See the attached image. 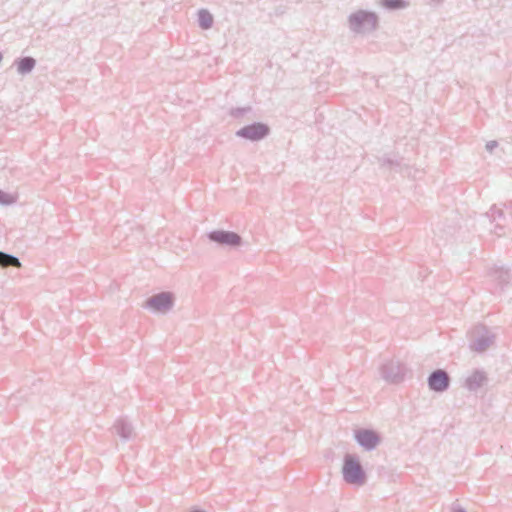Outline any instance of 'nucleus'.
<instances>
[{"mask_svg":"<svg viewBox=\"0 0 512 512\" xmlns=\"http://www.w3.org/2000/svg\"><path fill=\"white\" fill-rule=\"evenodd\" d=\"M343 480L350 485L363 486L367 482V473L356 454L346 453L342 465Z\"/></svg>","mask_w":512,"mask_h":512,"instance_id":"1","label":"nucleus"},{"mask_svg":"<svg viewBox=\"0 0 512 512\" xmlns=\"http://www.w3.org/2000/svg\"><path fill=\"white\" fill-rule=\"evenodd\" d=\"M379 372L387 383L399 384L404 380L407 368L399 361L390 360L380 366Z\"/></svg>","mask_w":512,"mask_h":512,"instance_id":"2","label":"nucleus"},{"mask_svg":"<svg viewBox=\"0 0 512 512\" xmlns=\"http://www.w3.org/2000/svg\"><path fill=\"white\" fill-rule=\"evenodd\" d=\"M207 238L221 247L236 248L243 243V239L238 233L222 229L210 231L207 233Z\"/></svg>","mask_w":512,"mask_h":512,"instance_id":"3","label":"nucleus"},{"mask_svg":"<svg viewBox=\"0 0 512 512\" xmlns=\"http://www.w3.org/2000/svg\"><path fill=\"white\" fill-rule=\"evenodd\" d=\"M174 301V294L164 291L150 296L145 302V307L156 313L165 314L171 310L174 305Z\"/></svg>","mask_w":512,"mask_h":512,"instance_id":"4","label":"nucleus"},{"mask_svg":"<svg viewBox=\"0 0 512 512\" xmlns=\"http://www.w3.org/2000/svg\"><path fill=\"white\" fill-rule=\"evenodd\" d=\"M354 438L356 442L365 450H374L381 442L379 434L367 428H359L354 431Z\"/></svg>","mask_w":512,"mask_h":512,"instance_id":"5","label":"nucleus"},{"mask_svg":"<svg viewBox=\"0 0 512 512\" xmlns=\"http://www.w3.org/2000/svg\"><path fill=\"white\" fill-rule=\"evenodd\" d=\"M428 387L436 393H443L449 389L450 376L444 369L432 371L427 378Z\"/></svg>","mask_w":512,"mask_h":512,"instance_id":"6","label":"nucleus"},{"mask_svg":"<svg viewBox=\"0 0 512 512\" xmlns=\"http://www.w3.org/2000/svg\"><path fill=\"white\" fill-rule=\"evenodd\" d=\"M114 430L123 441H129L135 437L132 424L124 418H120L115 422Z\"/></svg>","mask_w":512,"mask_h":512,"instance_id":"7","label":"nucleus"},{"mask_svg":"<svg viewBox=\"0 0 512 512\" xmlns=\"http://www.w3.org/2000/svg\"><path fill=\"white\" fill-rule=\"evenodd\" d=\"M491 277L497 282L500 288L503 290L506 286H508L512 280V275L510 271L503 266H495L491 269L490 272Z\"/></svg>","mask_w":512,"mask_h":512,"instance_id":"8","label":"nucleus"},{"mask_svg":"<svg viewBox=\"0 0 512 512\" xmlns=\"http://www.w3.org/2000/svg\"><path fill=\"white\" fill-rule=\"evenodd\" d=\"M487 381L485 372L475 370L470 376L466 378L465 387L472 392L477 391Z\"/></svg>","mask_w":512,"mask_h":512,"instance_id":"9","label":"nucleus"},{"mask_svg":"<svg viewBox=\"0 0 512 512\" xmlns=\"http://www.w3.org/2000/svg\"><path fill=\"white\" fill-rule=\"evenodd\" d=\"M270 130H236V136L245 140L256 142L266 138Z\"/></svg>","mask_w":512,"mask_h":512,"instance_id":"10","label":"nucleus"},{"mask_svg":"<svg viewBox=\"0 0 512 512\" xmlns=\"http://www.w3.org/2000/svg\"><path fill=\"white\" fill-rule=\"evenodd\" d=\"M494 336L489 334H482L476 337L470 344V348L476 352H484L493 343Z\"/></svg>","mask_w":512,"mask_h":512,"instance_id":"11","label":"nucleus"},{"mask_svg":"<svg viewBox=\"0 0 512 512\" xmlns=\"http://www.w3.org/2000/svg\"><path fill=\"white\" fill-rule=\"evenodd\" d=\"M379 162L382 166H387L391 170H395L398 172H403L404 170L408 169V166L406 164H403L402 161L386 155L383 156L382 158H379Z\"/></svg>","mask_w":512,"mask_h":512,"instance_id":"12","label":"nucleus"},{"mask_svg":"<svg viewBox=\"0 0 512 512\" xmlns=\"http://www.w3.org/2000/svg\"><path fill=\"white\" fill-rule=\"evenodd\" d=\"M0 266L1 267L13 266V267L19 268V267H21V262L16 256L6 253V252H3V251H0Z\"/></svg>","mask_w":512,"mask_h":512,"instance_id":"13","label":"nucleus"},{"mask_svg":"<svg viewBox=\"0 0 512 512\" xmlns=\"http://www.w3.org/2000/svg\"><path fill=\"white\" fill-rule=\"evenodd\" d=\"M486 216L492 221L503 220L505 218L503 210L496 205H493L490 210L486 212Z\"/></svg>","mask_w":512,"mask_h":512,"instance_id":"14","label":"nucleus"},{"mask_svg":"<svg viewBox=\"0 0 512 512\" xmlns=\"http://www.w3.org/2000/svg\"><path fill=\"white\" fill-rule=\"evenodd\" d=\"M35 61L32 58H23L18 63V70L21 73L29 72L34 67Z\"/></svg>","mask_w":512,"mask_h":512,"instance_id":"15","label":"nucleus"},{"mask_svg":"<svg viewBox=\"0 0 512 512\" xmlns=\"http://www.w3.org/2000/svg\"><path fill=\"white\" fill-rule=\"evenodd\" d=\"M199 22L201 27L205 29L209 28L213 22L212 15L206 11H201L199 13Z\"/></svg>","mask_w":512,"mask_h":512,"instance_id":"16","label":"nucleus"},{"mask_svg":"<svg viewBox=\"0 0 512 512\" xmlns=\"http://www.w3.org/2000/svg\"><path fill=\"white\" fill-rule=\"evenodd\" d=\"M385 7L390 9H399L405 6L402 0H382Z\"/></svg>","mask_w":512,"mask_h":512,"instance_id":"17","label":"nucleus"},{"mask_svg":"<svg viewBox=\"0 0 512 512\" xmlns=\"http://www.w3.org/2000/svg\"><path fill=\"white\" fill-rule=\"evenodd\" d=\"M15 202V198L2 190H0V204L2 205H10Z\"/></svg>","mask_w":512,"mask_h":512,"instance_id":"18","label":"nucleus"},{"mask_svg":"<svg viewBox=\"0 0 512 512\" xmlns=\"http://www.w3.org/2000/svg\"><path fill=\"white\" fill-rule=\"evenodd\" d=\"M373 20V16L370 14L360 13L352 17V21H358L359 19Z\"/></svg>","mask_w":512,"mask_h":512,"instance_id":"19","label":"nucleus"},{"mask_svg":"<svg viewBox=\"0 0 512 512\" xmlns=\"http://www.w3.org/2000/svg\"><path fill=\"white\" fill-rule=\"evenodd\" d=\"M497 146H498V142H497V141H495V140H492V141H488V142L486 143V146H485V147H486V150H487L488 152H490V153H491V152H493V150H494Z\"/></svg>","mask_w":512,"mask_h":512,"instance_id":"20","label":"nucleus"},{"mask_svg":"<svg viewBox=\"0 0 512 512\" xmlns=\"http://www.w3.org/2000/svg\"><path fill=\"white\" fill-rule=\"evenodd\" d=\"M452 512H466V510L461 506H453Z\"/></svg>","mask_w":512,"mask_h":512,"instance_id":"21","label":"nucleus"},{"mask_svg":"<svg viewBox=\"0 0 512 512\" xmlns=\"http://www.w3.org/2000/svg\"><path fill=\"white\" fill-rule=\"evenodd\" d=\"M502 229H503V227H502V226H500V225H496V227H495V232H494V233H495L497 236H501L502 234H501V232H500V231H501Z\"/></svg>","mask_w":512,"mask_h":512,"instance_id":"22","label":"nucleus"},{"mask_svg":"<svg viewBox=\"0 0 512 512\" xmlns=\"http://www.w3.org/2000/svg\"><path fill=\"white\" fill-rule=\"evenodd\" d=\"M191 512H204L203 510H200V509H194L192 510Z\"/></svg>","mask_w":512,"mask_h":512,"instance_id":"23","label":"nucleus"}]
</instances>
